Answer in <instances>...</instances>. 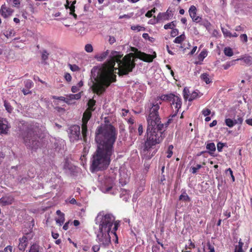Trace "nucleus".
I'll list each match as a JSON object with an SVG mask.
<instances>
[{
  "instance_id": "f257e3e1",
  "label": "nucleus",
  "mask_w": 252,
  "mask_h": 252,
  "mask_svg": "<svg viewBox=\"0 0 252 252\" xmlns=\"http://www.w3.org/2000/svg\"><path fill=\"white\" fill-rule=\"evenodd\" d=\"M122 56L120 53L112 51L107 62L92 69L93 80L91 88L96 94H102L112 82L116 81V73L123 75L131 72L135 66V58L148 62L153 60L151 55L141 52L136 53L135 57L132 53L127 54L121 60Z\"/></svg>"
},
{
  "instance_id": "f03ea898",
  "label": "nucleus",
  "mask_w": 252,
  "mask_h": 252,
  "mask_svg": "<svg viewBox=\"0 0 252 252\" xmlns=\"http://www.w3.org/2000/svg\"><path fill=\"white\" fill-rule=\"evenodd\" d=\"M117 136L116 129L111 125H103L97 127L95 132L97 150L92 160V172L105 169L109 165Z\"/></svg>"
},
{
  "instance_id": "7ed1b4c3",
  "label": "nucleus",
  "mask_w": 252,
  "mask_h": 252,
  "mask_svg": "<svg viewBox=\"0 0 252 252\" xmlns=\"http://www.w3.org/2000/svg\"><path fill=\"white\" fill-rule=\"evenodd\" d=\"M163 128L161 123H148L145 149L148 150L151 146L159 144L163 140L164 137Z\"/></svg>"
},
{
  "instance_id": "20e7f679",
  "label": "nucleus",
  "mask_w": 252,
  "mask_h": 252,
  "mask_svg": "<svg viewBox=\"0 0 252 252\" xmlns=\"http://www.w3.org/2000/svg\"><path fill=\"white\" fill-rule=\"evenodd\" d=\"M95 224L98 229L112 230L111 234L116 236V231L119 225V221L115 220V218L111 213L104 211L99 212L95 218Z\"/></svg>"
},
{
  "instance_id": "39448f33",
  "label": "nucleus",
  "mask_w": 252,
  "mask_h": 252,
  "mask_svg": "<svg viewBox=\"0 0 252 252\" xmlns=\"http://www.w3.org/2000/svg\"><path fill=\"white\" fill-rule=\"evenodd\" d=\"M159 96L153 99L147 104L149 114L147 119L148 123H161L158 117V110L159 109L161 101Z\"/></svg>"
},
{
  "instance_id": "423d86ee",
  "label": "nucleus",
  "mask_w": 252,
  "mask_h": 252,
  "mask_svg": "<svg viewBox=\"0 0 252 252\" xmlns=\"http://www.w3.org/2000/svg\"><path fill=\"white\" fill-rule=\"evenodd\" d=\"M160 100L168 101L170 103L172 109V117L176 115L182 106V100L180 95L170 93L159 96Z\"/></svg>"
},
{
  "instance_id": "0eeeda50",
  "label": "nucleus",
  "mask_w": 252,
  "mask_h": 252,
  "mask_svg": "<svg viewBox=\"0 0 252 252\" xmlns=\"http://www.w3.org/2000/svg\"><path fill=\"white\" fill-rule=\"evenodd\" d=\"M95 101L94 99H90L88 103V108L84 113L82 118V133L84 140L86 141V136L87 132V124L92 115V112L94 110L93 107L95 105Z\"/></svg>"
},
{
  "instance_id": "6e6552de",
  "label": "nucleus",
  "mask_w": 252,
  "mask_h": 252,
  "mask_svg": "<svg viewBox=\"0 0 252 252\" xmlns=\"http://www.w3.org/2000/svg\"><path fill=\"white\" fill-rule=\"evenodd\" d=\"M112 230L98 229L96 233V241L100 245L108 246L111 243L110 233Z\"/></svg>"
},
{
  "instance_id": "1a4fd4ad",
  "label": "nucleus",
  "mask_w": 252,
  "mask_h": 252,
  "mask_svg": "<svg viewBox=\"0 0 252 252\" xmlns=\"http://www.w3.org/2000/svg\"><path fill=\"white\" fill-rule=\"evenodd\" d=\"M81 97V93L76 94H70L67 95L66 97L60 96L57 97L56 96H53V98L58 100L60 101L65 102L68 104H72L74 103V100H78Z\"/></svg>"
},
{
  "instance_id": "9d476101",
  "label": "nucleus",
  "mask_w": 252,
  "mask_h": 252,
  "mask_svg": "<svg viewBox=\"0 0 252 252\" xmlns=\"http://www.w3.org/2000/svg\"><path fill=\"white\" fill-rule=\"evenodd\" d=\"M80 135V126L77 125H74L69 129L68 135L70 140L71 142H75L79 139Z\"/></svg>"
},
{
  "instance_id": "9b49d317",
  "label": "nucleus",
  "mask_w": 252,
  "mask_h": 252,
  "mask_svg": "<svg viewBox=\"0 0 252 252\" xmlns=\"http://www.w3.org/2000/svg\"><path fill=\"white\" fill-rule=\"evenodd\" d=\"M32 134L31 132L27 133V135L24 137V142L27 147L32 149H36L38 142L34 140L35 138L33 137L34 135H32Z\"/></svg>"
},
{
  "instance_id": "f8f14e48",
  "label": "nucleus",
  "mask_w": 252,
  "mask_h": 252,
  "mask_svg": "<svg viewBox=\"0 0 252 252\" xmlns=\"http://www.w3.org/2000/svg\"><path fill=\"white\" fill-rule=\"evenodd\" d=\"M113 184H114V179L112 178H110L108 179H106L105 181L104 182V183H102L101 185L100 189L102 191L105 193H113L114 192H111V189L113 188Z\"/></svg>"
},
{
  "instance_id": "ddd939ff",
  "label": "nucleus",
  "mask_w": 252,
  "mask_h": 252,
  "mask_svg": "<svg viewBox=\"0 0 252 252\" xmlns=\"http://www.w3.org/2000/svg\"><path fill=\"white\" fill-rule=\"evenodd\" d=\"M10 128L8 121L5 119L0 118V134H7Z\"/></svg>"
},
{
  "instance_id": "4468645a",
  "label": "nucleus",
  "mask_w": 252,
  "mask_h": 252,
  "mask_svg": "<svg viewBox=\"0 0 252 252\" xmlns=\"http://www.w3.org/2000/svg\"><path fill=\"white\" fill-rule=\"evenodd\" d=\"M197 9L194 5H191L189 10V13L192 21L195 23H200L202 18L196 15Z\"/></svg>"
},
{
  "instance_id": "2eb2a0df",
  "label": "nucleus",
  "mask_w": 252,
  "mask_h": 252,
  "mask_svg": "<svg viewBox=\"0 0 252 252\" xmlns=\"http://www.w3.org/2000/svg\"><path fill=\"white\" fill-rule=\"evenodd\" d=\"M13 12V10L10 8L2 5L0 10V14L4 18H6L10 16Z\"/></svg>"
},
{
  "instance_id": "dca6fc26",
  "label": "nucleus",
  "mask_w": 252,
  "mask_h": 252,
  "mask_svg": "<svg viewBox=\"0 0 252 252\" xmlns=\"http://www.w3.org/2000/svg\"><path fill=\"white\" fill-rule=\"evenodd\" d=\"M172 15L171 13V11L168 9L165 12L159 13L158 15V19L160 22H163L165 21L168 20L171 18Z\"/></svg>"
},
{
  "instance_id": "f3484780",
  "label": "nucleus",
  "mask_w": 252,
  "mask_h": 252,
  "mask_svg": "<svg viewBox=\"0 0 252 252\" xmlns=\"http://www.w3.org/2000/svg\"><path fill=\"white\" fill-rule=\"evenodd\" d=\"M75 3H76V1L74 0L72 2V4L70 5H69L70 3H69V2L68 1V0H66V3L65 4V7L66 9H69V12L70 15H72L75 19H77V16L74 13V12H75L74 4H75Z\"/></svg>"
},
{
  "instance_id": "a211bd4d",
  "label": "nucleus",
  "mask_w": 252,
  "mask_h": 252,
  "mask_svg": "<svg viewBox=\"0 0 252 252\" xmlns=\"http://www.w3.org/2000/svg\"><path fill=\"white\" fill-rule=\"evenodd\" d=\"M62 167L65 172L73 170V165L69 158H65L61 164Z\"/></svg>"
},
{
  "instance_id": "6ab92c4d",
  "label": "nucleus",
  "mask_w": 252,
  "mask_h": 252,
  "mask_svg": "<svg viewBox=\"0 0 252 252\" xmlns=\"http://www.w3.org/2000/svg\"><path fill=\"white\" fill-rule=\"evenodd\" d=\"M28 246V239L23 236L19 239L18 249L20 251H24Z\"/></svg>"
},
{
  "instance_id": "aec40b11",
  "label": "nucleus",
  "mask_w": 252,
  "mask_h": 252,
  "mask_svg": "<svg viewBox=\"0 0 252 252\" xmlns=\"http://www.w3.org/2000/svg\"><path fill=\"white\" fill-rule=\"evenodd\" d=\"M14 201L13 197L11 195L5 196L0 199V205L5 206L11 204Z\"/></svg>"
},
{
  "instance_id": "412c9836",
  "label": "nucleus",
  "mask_w": 252,
  "mask_h": 252,
  "mask_svg": "<svg viewBox=\"0 0 252 252\" xmlns=\"http://www.w3.org/2000/svg\"><path fill=\"white\" fill-rule=\"evenodd\" d=\"M56 214L59 217L55 219L56 222L59 225L61 226L63 224L65 220L64 214L60 210H57Z\"/></svg>"
},
{
  "instance_id": "4be33fe9",
  "label": "nucleus",
  "mask_w": 252,
  "mask_h": 252,
  "mask_svg": "<svg viewBox=\"0 0 252 252\" xmlns=\"http://www.w3.org/2000/svg\"><path fill=\"white\" fill-rule=\"evenodd\" d=\"M202 250H198V252H214V248L209 243H203Z\"/></svg>"
},
{
  "instance_id": "5701e85b",
  "label": "nucleus",
  "mask_w": 252,
  "mask_h": 252,
  "mask_svg": "<svg viewBox=\"0 0 252 252\" xmlns=\"http://www.w3.org/2000/svg\"><path fill=\"white\" fill-rule=\"evenodd\" d=\"M236 61H242L243 63V65H250L251 64L252 62V58L250 56H246L242 58H240L236 60Z\"/></svg>"
},
{
  "instance_id": "b1692460",
  "label": "nucleus",
  "mask_w": 252,
  "mask_h": 252,
  "mask_svg": "<svg viewBox=\"0 0 252 252\" xmlns=\"http://www.w3.org/2000/svg\"><path fill=\"white\" fill-rule=\"evenodd\" d=\"M109 51L107 50L105 52H103L100 54L97 55L95 56V58L99 62H101L104 60L107 56L108 55Z\"/></svg>"
},
{
  "instance_id": "393cba45",
  "label": "nucleus",
  "mask_w": 252,
  "mask_h": 252,
  "mask_svg": "<svg viewBox=\"0 0 252 252\" xmlns=\"http://www.w3.org/2000/svg\"><path fill=\"white\" fill-rule=\"evenodd\" d=\"M200 78L207 84H209L212 82V79L210 77L209 74L206 73L202 74L200 76Z\"/></svg>"
},
{
  "instance_id": "a878e982",
  "label": "nucleus",
  "mask_w": 252,
  "mask_h": 252,
  "mask_svg": "<svg viewBox=\"0 0 252 252\" xmlns=\"http://www.w3.org/2000/svg\"><path fill=\"white\" fill-rule=\"evenodd\" d=\"M120 176L121 177V179H120V183L121 184L122 186H124L126 185L127 181V179L128 177V175H123L122 171H120Z\"/></svg>"
},
{
  "instance_id": "bb28decb",
  "label": "nucleus",
  "mask_w": 252,
  "mask_h": 252,
  "mask_svg": "<svg viewBox=\"0 0 252 252\" xmlns=\"http://www.w3.org/2000/svg\"><path fill=\"white\" fill-rule=\"evenodd\" d=\"M223 53L224 55L227 57H232L233 54V51L230 47H225L223 49Z\"/></svg>"
},
{
  "instance_id": "cd10ccee",
  "label": "nucleus",
  "mask_w": 252,
  "mask_h": 252,
  "mask_svg": "<svg viewBox=\"0 0 252 252\" xmlns=\"http://www.w3.org/2000/svg\"><path fill=\"white\" fill-rule=\"evenodd\" d=\"M225 122L226 125L229 127H232L237 123L236 120H233L229 118L226 119L225 120Z\"/></svg>"
},
{
  "instance_id": "c85d7f7f",
  "label": "nucleus",
  "mask_w": 252,
  "mask_h": 252,
  "mask_svg": "<svg viewBox=\"0 0 252 252\" xmlns=\"http://www.w3.org/2000/svg\"><path fill=\"white\" fill-rule=\"evenodd\" d=\"M236 60H234L229 62H226L222 65V67L225 70L228 69L230 67L236 64Z\"/></svg>"
},
{
  "instance_id": "c756f323",
  "label": "nucleus",
  "mask_w": 252,
  "mask_h": 252,
  "mask_svg": "<svg viewBox=\"0 0 252 252\" xmlns=\"http://www.w3.org/2000/svg\"><path fill=\"white\" fill-rule=\"evenodd\" d=\"M207 51L206 49H203L199 54L198 59L200 61L202 62L203 60L207 57Z\"/></svg>"
},
{
  "instance_id": "7c9ffc66",
  "label": "nucleus",
  "mask_w": 252,
  "mask_h": 252,
  "mask_svg": "<svg viewBox=\"0 0 252 252\" xmlns=\"http://www.w3.org/2000/svg\"><path fill=\"white\" fill-rule=\"evenodd\" d=\"M3 34L7 38H10L14 35V32L13 29H8L3 32Z\"/></svg>"
},
{
  "instance_id": "2f4dec72",
  "label": "nucleus",
  "mask_w": 252,
  "mask_h": 252,
  "mask_svg": "<svg viewBox=\"0 0 252 252\" xmlns=\"http://www.w3.org/2000/svg\"><path fill=\"white\" fill-rule=\"evenodd\" d=\"M29 252H39V246L36 244L31 246Z\"/></svg>"
},
{
  "instance_id": "473e14b6",
  "label": "nucleus",
  "mask_w": 252,
  "mask_h": 252,
  "mask_svg": "<svg viewBox=\"0 0 252 252\" xmlns=\"http://www.w3.org/2000/svg\"><path fill=\"white\" fill-rule=\"evenodd\" d=\"M7 1L9 5L14 7H17L20 4L19 0H7Z\"/></svg>"
},
{
  "instance_id": "72a5a7b5",
  "label": "nucleus",
  "mask_w": 252,
  "mask_h": 252,
  "mask_svg": "<svg viewBox=\"0 0 252 252\" xmlns=\"http://www.w3.org/2000/svg\"><path fill=\"white\" fill-rule=\"evenodd\" d=\"M186 38L185 35L184 34H182L179 36H177L175 39L174 42L176 43H181L182 41H183Z\"/></svg>"
},
{
  "instance_id": "f704fd0d",
  "label": "nucleus",
  "mask_w": 252,
  "mask_h": 252,
  "mask_svg": "<svg viewBox=\"0 0 252 252\" xmlns=\"http://www.w3.org/2000/svg\"><path fill=\"white\" fill-rule=\"evenodd\" d=\"M131 29L137 32L143 31L145 30L144 27L140 25H132L131 26Z\"/></svg>"
},
{
  "instance_id": "c9c22d12",
  "label": "nucleus",
  "mask_w": 252,
  "mask_h": 252,
  "mask_svg": "<svg viewBox=\"0 0 252 252\" xmlns=\"http://www.w3.org/2000/svg\"><path fill=\"white\" fill-rule=\"evenodd\" d=\"M222 32L225 37L231 38V32H230L228 30L223 27L221 28Z\"/></svg>"
},
{
  "instance_id": "e433bc0d",
  "label": "nucleus",
  "mask_w": 252,
  "mask_h": 252,
  "mask_svg": "<svg viewBox=\"0 0 252 252\" xmlns=\"http://www.w3.org/2000/svg\"><path fill=\"white\" fill-rule=\"evenodd\" d=\"M206 148L210 152H215L216 150V146L214 143H210L207 144Z\"/></svg>"
},
{
  "instance_id": "4c0bfd02",
  "label": "nucleus",
  "mask_w": 252,
  "mask_h": 252,
  "mask_svg": "<svg viewBox=\"0 0 252 252\" xmlns=\"http://www.w3.org/2000/svg\"><path fill=\"white\" fill-rule=\"evenodd\" d=\"M175 27H176L175 22L173 21L171 23L165 24L164 26V28L165 30L167 29H173Z\"/></svg>"
},
{
  "instance_id": "58836bf2",
  "label": "nucleus",
  "mask_w": 252,
  "mask_h": 252,
  "mask_svg": "<svg viewBox=\"0 0 252 252\" xmlns=\"http://www.w3.org/2000/svg\"><path fill=\"white\" fill-rule=\"evenodd\" d=\"M198 96V93L196 91H194L190 94L188 96V99L189 101H191L192 100L194 99Z\"/></svg>"
},
{
  "instance_id": "ea45409f",
  "label": "nucleus",
  "mask_w": 252,
  "mask_h": 252,
  "mask_svg": "<svg viewBox=\"0 0 252 252\" xmlns=\"http://www.w3.org/2000/svg\"><path fill=\"white\" fill-rule=\"evenodd\" d=\"M243 243L241 241V240H240L238 243V245L236 247L235 252H243Z\"/></svg>"
},
{
  "instance_id": "a19ab883",
  "label": "nucleus",
  "mask_w": 252,
  "mask_h": 252,
  "mask_svg": "<svg viewBox=\"0 0 252 252\" xmlns=\"http://www.w3.org/2000/svg\"><path fill=\"white\" fill-rule=\"evenodd\" d=\"M180 200L187 201H189V198L187 194L184 192L180 196Z\"/></svg>"
},
{
  "instance_id": "79ce46f5",
  "label": "nucleus",
  "mask_w": 252,
  "mask_h": 252,
  "mask_svg": "<svg viewBox=\"0 0 252 252\" xmlns=\"http://www.w3.org/2000/svg\"><path fill=\"white\" fill-rule=\"evenodd\" d=\"M159 22H160V21L158 20V17L157 16V18H156L155 16H154L153 19H151L148 21V24L151 25H155Z\"/></svg>"
},
{
  "instance_id": "37998d69",
  "label": "nucleus",
  "mask_w": 252,
  "mask_h": 252,
  "mask_svg": "<svg viewBox=\"0 0 252 252\" xmlns=\"http://www.w3.org/2000/svg\"><path fill=\"white\" fill-rule=\"evenodd\" d=\"M85 50L87 53H92L93 51V47L91 44H87L85 46Z\"/></svg>"
},
{
  "instance_id": "c03bdc74",
  "label": "nucleus",
  "mask_w": 252,
  "mask_h": 252,
  "mask_svg": "<svg viewBox=\"0 0 252 252\" xmlns=\"http://www.w3.org/2000/svg\"><path fill=\"white\" fill-rule=\"evenodd\" d=\"M201 168V165L200 164H197L196 166L192 167L190 169V171L192 173L195 174L198 170Z\"/></svg>"
},
{
  "instance_id": "a18cd8bd",
  "label": "nucleus",
  "mask_w": 252,
  "mask_h": 252,
  "mask_svg": "<svg viewBox=\"0 0 252 252\" xmlns=\"http://www.w3.org/2000/svg\"><path fill=\"white\" fill-rule=\"evenodd\" d=\"M69 68L72 71H78L80 70L79 67L76 64H69Z\"/></svg>"
},
{
  "instance_id": "49530a36",
  "label": "nucleus",
  "mask_w": 252,
  "mask_h": 252,
  "mask_svg": "<svg viewBox=\"0 0 252 252\" xmlns=\"http://www.w3.org/2000/svg\"><path fill=\"white\" fill-rule=\"evenodd\" d=\"M173 148V146L172 145H170L168 147V151H167V157L168 158H170V157H171L172 154H173V152H172Z\"/></svg>"
},
{
  "instance_id": "de8ad7c7",
  "label": "nucleus",
  "mask_w": 252,
  "mask_h": 252,
  "mask_svg": "<svg viewBox=\"0 0 252 252\" xmlns=\"http://www.w3.org/2000/svg\"><path fill=\"white\" fill-rule=\"evenodd\" d=\"M156 12V8H154L151 10L148 11L145 14V16L147 17L150 18L152 16L153 13H155Z\"/></svg>"
},
{
  "instance_id": "09e8293b",
  "label": "nucleus",
  "mask_w": 252,
  "mask_h": 252,
  "mask_svg": "<svg viewBox=\"0 0 252 252\" xmlns=\"http://www.w3.org/2000/svg\"><path fill=\"white\" fill-rule=\"evenodd\" d=\"M33 86V82L30 80H27L25 82V87L28 89L31 88Z\"/></svg>"
},
{
  "instance_id": "8fccbe9b",
  "label": "nucleus",
  "mask_w": 252,
  "mask_h": 252,
  "mask_svg": "<svg viewBox=\"0 0 252 252\" xmlns=\"http://www.w3.org/2000/svg\"><path fill=\"white\" fill-rule=\"evenodd\" d=\"M122 194H124L126 196L124 198L125 199H127L129 198V191L126 190H122V192L121 193V197Z\"/></svg>"
},
{
  "instance_id": "3c124183",
  "label": "nucleus",
  "mask_w": 252,
  "mask_h": 252,
  "mask_svg": "<svg viewBox=\"0 0 252 252\" xmlns=\"http://www.w3.org/2000/svg\"><path fill=\"white\" fill-rule=\"evenodd\" d=\"M228 172L229 173L232 178V181L234 182L235 181V178L233 176L232 170L230 168H228L227 170H226L225 173L227 174Z\"/></svg>"
},
{
  "instance_id": "603ef678",
  "label": "nucleus",
  "mask_w": 252,
  "mask_h": 252,
  "mask_svg": "<svg viewBox=\"0 0 252 252\" xmlns=\"http://www.w3.org/2000/svg\"><path fill=\"white\" fill-rule=\"evenodd\" d=\"M13 248L11 246H6L3 250V252H12Z\"/></svg>"
},
{
  "instance_id": "864d4df0",
  "label": "nucleus",
  "mask_w": 252,
  "mask_h": 252,
  "mask_svg": "<svg viewBox=\"0 0 252 252\" xmlns=\"http://www.w3.org/2000/svg\"><path fill=\"white\" fill-rule=\"evenodd\" d=\"M64 78L67 82L71 81L72 79V77L71 75L68 73H65L64 74Z\"/></svg>"
},
{
  "instance_id": "5fc2aeb1",
  "label": "nucleus",
  "mask_w": 252,
  "mask_h": 252,
  "mask_svg": "<svg viewBox=\"0 0 252 252\" xmlns=\"http://www.w3.org/2000/svg\"><path fill=\"white\" fill-rule=\"evenodd\" d=\"M202 114L204 116H208L210 114L211 111L209 109H205L202 110Z\"/></svg>"
},
{
  "instance_id": "6e6d98bb",
  "label": "nucleus",
  "mask_w": 252,
  "mask_h": 252,
  "mask_svg": "<svg viewBox=\"0 0 252 252\" xmlns=\"http://www.w3.org/2000/svg\"><path fill=\"white\" fill-rule=\"evenodd\" d=\"M48 53L46 51H43L42 53V58L44 60H46L48 58Z\"/></svg>"
},
{
  "instance_id": "4d7b16f0",
  "label": "nucleus",
  "mask_w": 252,
  "mask_h": 252,
  "mask_svg": "<svg viewBox=\"0 0 252 252\" xmlns=\"http://www.w3.org/2000/svg\"><path fill=\"white\" fill-rule=\"evenodd\" d=\"M178 33V30L177 29H172V31L171 32V35L172 37L176 36Z\"/></svg>"
},
{
  "instance_id": "13d9d810",
  "label": "nucleus",
  "mask_w": 252,
  "mask_h": 252,
  "mask_svg": "<svg viewBox=\"0 0 252 252\" xmlns=\"http://www.w3.org/2000/svg\"><path fill=\"white\" fill-rule=\"evenodd\" d=\"M88 151H89L88 147H85L84 148L83 154V155L81 157V158H82V160H83V159L84 158H85V157L87 154Z\"/></svg>"
},
{
  "instance_id": "bf43d9fd",
  "label": "nucleus",
  "mask_w": 252,
  "mask_h": 252,
  "mask_svg": "<svg viewBox=\"0 0 252 252\" xmlns=\"http://www.w3.org/2000/svg\"><path fill=\"white\" fill-rule=\"evenodd\" d=\"M224 147V144L219 142L217 144V149L219 152H221L222 151V148Z\"/></svg>"
},
{
  "instance_id": "052dcab7",
  "label": "nucleus",
  "mask_w": 252,
  "mask_h": 252,
  "mask_svg": "<svg viewBox=\"0 0 252 252\" xmlns=\"http://www.w3.org/2000/svg\"><path fill=\"white\" fill-rule=\"evenodd\" d=\"M240 38L243 41L246 42L248 41V37L246 34H243L240 35Z\"/></svg>"
},
{
  "instance_id": "680f3d73",
  "label": "nucleus",
  "mask_w": 252,
  "mask_h": 252,
  "mask_svg": "<svg viewBox=\"0 0 252 252\" xmlns=\"http://www.w3.org/2000/svg\"><path fill=\"white\" fill-rule=\"evenodd\" d=\"M4 106L5 107V109H6V110L8 112H10L12 111V109L11 106L9 104H8V103H4Z\"/></svg>"
},
{
  "instance_id": "e2e57ef3",
  "label": "nucleus",
  "mask_w": 252,
  "mask_h": 252,
  "mask_svg": "<svg viewBox=\"0 0 252 252\" xmlns=\"http://www.w3.org/2000/svg\"><path fill=\"white\" fill-rule=\"evenodd\" d=\"M132 16V14H125V15L120 16L119 17V18L120 19H122V18L129 19L130 18H131V17Z\"/></svg>"
},
{
  "instance_id": "0e129e2a",
  "label": "nucleus",
  "mask_w": 252,
  "mask_h": 252,
  "mask_svg": "<svg viewBox=\"0 0 252 252\" xmlns=\"http://www.w3.org/2000/svg\"><path fill=\"white\" fill-rule=\"evenodd\" d=\"M100 249V245H94L92 247V250L94 252H97Z\"/></svg>"
},
{
  "instance_id": "69168bd1",
  "label": "nucleus",
  "mask_w": 252,
  "mask_h": 252,
  "mask_svg": "<svg viewBox=\"0 0 252 252\" xmlns=\"http://www.w3.org/2000/svg\"><path fill=\"white\" fill-rule=\"evenodd\" d=\"M79 89L80 88H79L78 87L77 85L76 86H73L71 88V91L73 93H76V92H77L79 90Z\"/></svg>"
},
{
  "instance_id": "338daca9",
  "label": "nucleus",
  "mask_w": 252,
  "mask_h": 252,
  "mask_svg": "<svg viewBox=\"0 0 252 252\" xmlns=\"http://www.w3.org/2000/svg\"><path fill=\"white\" fill-rule=\"evenodd\" d=\"M189 92L188 89H186V88L184 90V98L186 99H187L188 98V96L189 94H188V93Z\"/></svg>"
},
{
  "instance_id": "774afa93",
  "label": "nucleus",
  "mask_w": 252,
  "mask_h": 252,
  "mask_svg": "<svg viewBox=\"0 0 252 252\" xmlns=\"http://www.w3.org/2000/svg\"><path fill=\"white\" fill-rule=\"evenodd\" d=\"M200 24L201 25H203L206 27H207L208 26H209L210 24L208 21H201L200 22Z\"/></svg>"
}]
</instances>
